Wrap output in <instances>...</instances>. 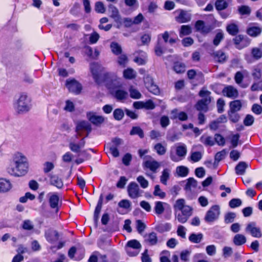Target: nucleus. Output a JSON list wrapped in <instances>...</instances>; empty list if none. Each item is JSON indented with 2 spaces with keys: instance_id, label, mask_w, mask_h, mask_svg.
Returning a JSON list of instances; mask_svg holds the SVG:
<instances>
[{
  "instance_id": "1",
  "label": "nucleus",
  "mask_w": 262,
  "mask_h": 262,
  "mask_svg": "<svg viewBox=\"0 0 262 262\" xmlns=\"http://www.w3.org/2000/svg\"><path fill=\"white\" fill-rule=\"evenodd\" d=\"M98 67L97 63H93L91 66L93 78L97 83L101 84L104 82L110 90H115L122 87V84L115 75L111 73L100 74L97 70Z\"/></svg>"
},
{
  "instance_id": "2",
  "label": "nucleus",
  "mask_w": 262,
  "mask_h": 262,
  "mask_svg": "<svg viewBox=\"0 0 262 262\" xmlns=\"http://www.w3.org/2000/svg\"><path fill=\"white\" fill-rule=\"evenodd\" d=\"M29 162L27 158L21 152L15 153L10 165L7 171L10 175L14 177L25 176L28 172Z\"/></svg>"
},
{
  "instance_id": "3",
  "label": "nucleus",
  "mask_w": 262,
  "mask_h": 262,
  "mask_svg": "<svg viewBox=\"0 0 262 262\" xmlns=\"http://www.w3.org/2000/svg\"><path fill=\"white\" fill-rule=\"evenodd\" d=\"M176 210L181 211L177 216L179 222L184 224L186 223L189 218L192 215L193 208L192 207L186 205L185 200L183 199L177 200L174 205Z\"/></svg>"
},
{
  "instance_id": "4",
  "label": "nucleus",
  "mask_w": 262,
  "mask_h": 262,
  "mask_svg": "<svg viewBox=\"0 0 262 262\" xmlns=\"http://www.w3.org/2000/svg\"><path fill=\"white\" fill-rule=\"evenodd\" d=\"M210 94L211 92L204 88L199 92V95L202 99L199 100L195 104V107L196 110L204 113L208 111V105L211 101Z\"/></svg>"
},
{
  "instance_id": "5",
  "label": "nucleus",
  "mask_w": 262,
  "mask_h": 262,
  "mask_svg": "<svg viewBox=\"0 0 262 262\" xmlns=\"http://www.w3.org/2000/svg\"><path fill=\"white\" fill-rule=\"evenodd\" d=\"M14 107L18 114L26 113L31 108V99L26 94L22 93L14 104Z\"/></svg>"
},
{
  "instance_id": "6",
  "label": "nucleus",
  "mask_w": 262,
  "mask_h": 262,
  "mask_svg": "<svg viewBox=\"0 0 262 262\" xmlns=\"http://www.w3.org/2000/svg\"><path fill=\"white\" fill-rule=\"evenodd\" d=\"M176 156L173 152L170 151V158L173 162H178L180 160H183L185 158L187 152L186 145L184 143H179L176 146Z\"/></svg>"
},
{
  "instance_id": "7",
  "label": "nucleus",
  "mask_w": 262,
  "mask_h": 262,
  "mask_svg": "<svg viewBox=\"0 0 262 262\" xmlns=\"http://www.w3.org/2000/svg\"><path fill=\"white\" fill-rule=\"evenodd\" d=\"M123 144L122 139L116 137L112 140L111 143H109L107 146L109 148L111 153L114 157H118L119 156V151L118 148Z\"/></svg>"
},
{
  "instance_id": "8",
  "label": "nucleus",
  "mask_w": 262,
  "mask_h": 262,
  "mask_svg": "<svg viewBox=\"0 0 262 262\" xmlns=\"http://www.w3.org/2000/svg\"><path fill=\"white\" fill-rule=\"evenodd\" d=\"M220 213L219 205H213L207 212L205 216V220L207 223L212 222L216 220Z\"/></svg>"
},
{
  "instance_id": "9",
  "label": "nucleus",
  "mask_w": 262,
  "mask_h": 262,
  "mask_svg": "<svg viewBox=\"0 0 262 262\" xmlns=\"http://www.w3.org/2000/svg\"><path fill=\"white\" fill-rule=\"evenodd\" d=\"M245 231L247 232L250 233V234L255 237H260L262 235L260 228L257 226L255 222H249L245 228Z\"/></svg>"
},
{
  "instance_id": "10",
  "label": "nucleus",
  "mask_w": 262,
  "mask_h": 262,
  "mask_svg": "<svg viewBox=\"0 0 262 262\" xmlns=\"http://www.w3.org/2000/svg\"><path fill=\"white\" fill-rule=\"evenodd\" d=\"M66 86L70 92L76 94H79L82 90L81 84L75 79H67Z\"/></svg>"
},
{
  "instance_id": "11",
  "label": "nucleus",
  "mask_w": 262,
  "mask_h": 262,
  "mask_svg": "<svg viewBox=\"0 0 262 262\" xmlns=\"http://www.w3.org/2000/svg\"><path fill=\"white\" fill-rule=\"evenodd\" d=\"M233 41L236 48L239 50L248 46L250 43L249 38L241 34L236 35Z\"/></svg>"
},
{
  "instance_id": "12",
  "label": "nucleus",
  "mask_w": 262,
  "mask_h": 262,
  "mask_svg": "<svg viewBox=\"0 0 262 262\" xmlns=\"http://www.w3.org/2000/svg\"><path fill=\"white\" fill-rule=\"evenodd\" d=\"M144 83L146 88L150 93L156 95L160 94V90L158 86L154 83L151 77L146 76L144 79Z\"/></svg>"
},
{
  "instance_id": "13",
  "label": "nucleus",
  "mask_w": 262,
  "mask_h": 262,
  "mask_svg": "<svg viewBox=\"0 0 262 262\" xmlns=\"http://www.w3.org/2000/svg\"><path fill=\"white\" fill-rule=\"evenodd\" d=\"M148 158L149 159L144 162L143 164V167L149 169L154 173L157 172V169L160 166V163L152 159V157L150 156H148Z\"/></svg>"
},
{
  "instance_id": "14",
  "label": "nucleus",
  "mask_w": 262,
  "mask_h": 262,
  "mask_svg": "<svg viewBox=\"0 0 262 262\" xmlns=\"http://www.w3.org/2000/svg\"><path fill=\"white\" fill-rule=\"evenodd\" d=\"M92 130L91 125L88 121H82L78 122L76 127V132L77 135L76 136L77 138L78 136H81L82 135L81 132L82 131H86L88 133L91 132Z\"/></svg>"
},
{
  "instance_id": "15",
  "label": "nucleus",
  "mask_w": 262,
  "mask_h": 262,
  "mask_svg": "<svg viewBox=\"0 0 262 262\" xmlns=\"http://www.w3.org/2000/svg\"><path fill=\"white\" fill-rule=\"evenodd\" d=\"M127 192L128 195L132 199H136L138 198L140 195V188L138 185L132 182L129 183L127 187Z\"/></svg>"
},
{
  "instance_id": "16",
  "label": "nucleus",
  "mask_w": 262,
  "mask_h": 262,
  "mask_svg": "<svg viewBox=\"0 0 262 262\" xmlns=\"http://www.w3.org/2000/svg\"><path fill=\"white\" fill-rule=\"evenodd\" d=\"M45 236L47 241L51 244L57 242L59 237L58 232L51 228L45 231Z\"/></svg>"
},
{
  "instance_id": "17",
  "label": "nucleus",
  "mask_w": 262,
  "mask_h": 262,
  "mask_svg": "<svg viewBox=\"0 0 262 262\" xmlns=\"http://www.w3.org/2000/svg\"><path fill=\"white\" fill-rule=\"evenodd\" d=\"M50 185L61 189L63 186V181L58 175L50 173L48 176Z\"/></svg>"
},
{
  "instance_id": "18",
  "label": "nucleus",
  "mask_w": 262,
  "mask_h": 262,
  "mask_svg": "<svg viewBox=\"0 0 262 262\" xmlns=\"http://www.w3.org/2000/svg\"><path fill=\"white\" fill-rule=\"evenodd\" d=\"M224 96L229 98H235L238 95L237 90L232 85H228L225 86L223 91Z\"/></svg>"
},
{
  "instance_id": "19",
  "label": "nucleus",
  "mask_w": 262,
  "mask_h": 262,
  "mask_svg": "<svg viewBox=\"0 0 262 262\" xmlns=\"http://www.w3.org/2000/svg\"><path fill=\"white\" fill-rule=\"evenodd\" d=\"M262 31V28L260 26L251 25L247 29L246 32L250 36L256 37L259 36Z\"/></svg>"
},
{
  "instance_id": "20",
  "label": "nucleus",
  "mask_w": 262,
  "mask_h": 262,
  "mask_svg": "<svg viewBox=\"0 0 262 262\" xmlns=\"http://www.w3.org/2000/svg\"><path fill=\"white\" fill-rule=\"evenodd\" d=\"M114 97L118 101L125 100L128 98V92L119 88L112 92Z\"/></svg>"
},
{
  "instance_id": "21",
  "label": "nucleus",
  "mask_w": 262,
  "mask_h": 262,
  "mask_svg": "<svg viewBox=\"0 0 262 262\" xmlns=\"http://www.w3.org/2000/svg\"><path fill=\"white\" fill-rule=\"evenodd\" d=\"M85 144L84 138H82L79 143H75L74 142H70L69 143V148L71 151L75 153H79L80 149L83 148Z\"/></svg>"
},
{
  "instance_id": "22",
  "label": "nucleus",
  "mask_w": 262,
  "mask_h": 262,
  "mask_svg": "<svg viewBox=\"0 0 262 262\" xmlns=\"http://www.w3.org/2000/svg\"><path fill=\"white\" fill-rule=\"evenodd\" d=\"M86 116L89 121L95 125L100 124L104 121L103 117L97 116L93 112L88 113Z\"/></svg>"
},
{
  "instance_id": "23",
  "label": "nucleus",
  "mask_w": 262,
  "mask_h": 262,
  "mask_svg": "<svg viewBox=\"0 0 262 262\" xmlns=\"http://www.w3.org/2000/svg\"><path fill=\"white\" fill-rule=\"evenodd\" d=\"M166 51V44L164 43L161 39L158 37L157 43L155 47V52L156 55L161 56Z\"/></svg>"
},
{
  "instance_id": "24",
  "label": "nucleus",
  "mask_w": 262,
  "mask_h": 262,
  "mask_svg": "<svg viewBox=\"0 0 262 262\" xmlns=\"http://www.w3.org/2000/svg\"><path fill=\"white\" fill-rule=\"evenodd\" d=\"M166 206L169 207V206L168 204L164 202L161 201L155 202L154 207L155 213L158 215L162 214L164 212Z\"/></svg>"
},
{
  "instance_id": "25",
  "label": "nucleus",
  "mask_w": 262,
  "mask_h": 262,
  "mask_svg": "<svg viewBox=\"0 0 262 262\" xmlns=\"http://www.w3.org/2000/svg\"><path fill=\"white\" fill-rule=\"evenodd\" d=\"M176 19L179 23H185L190 20L191 15L186 11L182 10Z\"/></svg>"
},
{
  "instance_id": "26",
  "label": "nucleus",
  "mask_w": 262,
  "mask_h": 262,
  "mask_svg": "<svg viewBox=\"0 0 262 262\" xmlns=\"http://www.w3.org/2000/svg\"><path fill=\"white\" fill-rule=\"evenodd\" d=\"M108 10L110 13L111 17L114 18L116 21H118L120 20V16L119 14V11L115 6L110 4L108 6Z\"/></svg>"
},
{
  "instance_id": "27",
  "label": "nucleus",
  "mask_w": 262,
  "mask_h": 262,
  "mask_svg": "<svg viewBox=\"0 0 262 262\" xmlns=\"http://www.w3.org/2000/svg\"><path fill=\"white\" fill-rule=\"evenodd\" d=\"M11 188V184L5 179L0 178V192H6Z\"/></svg>"
},
{
  "instance_id": "28",
  "label": "nucleus",
  "mask_w": 262,
  "mask_h": 262,
  "mask_svg": "<svg viewBox=\"0 0 262 262\" xmlns=\"http://www.w3.org/2000/svg\"><path fill=\"white\" fill-rule=\"evenodd\" d=\"M177 112L178 110L177 109H174L171 111V114L172 115L171 117L172 119L178 118L180 121H186L187 120L188 116L186 113L181 112L178 113Z\"/></svg>"
},
{
  "instance_id": "29",
  "label": "nucleus",
  "mask_w": 262,
  "mask_h": 262,
  "mask_svg": "<svg viewBox=\"0 0 262 262\" xmlns=\"http://www.w3.org/2000/svg\"><path fill=\"white\" fill-rule=\"evenodd\" d=\"M103 199V195L101 194L100 196H99L98 202L97 203V206L95 208L94 211V218L96 222L98 221L99 219V213L101 211L102 206Z\"/></svg>"
},
{
  "instance_id": "30",
  "label": "nucleus",
  "mask_w": 262,
  "mask_h": 262,
  "mask_svg": "<svg viewBox=\"0 0 262 262\" xmlns=\"http://www.w3.org/2000/svg\"><path fill=\"white\" fill-rule=\"evenodd\" d=\"M200 140L206 146H212L214 145V139L211 136L203 135L201 137Z\"/></svg>"
},
{
  "instance_id": "31",
  "label": "nucleus",
  "mask_w": 262,
  "mask_h": 262,
  "mask_svg": "<svg viewBox=\"0 0 262 262\" xmlns=\"http://www.w3.org/2000/svg\"><path fill=\"white\" fill-rule=\"evenodd\" d=\"M248 166V165L245 162H239L235 168L236 174L237 175L244 174Z\"/></svg>"
},
{
  "instance_id": "32",
  "label": "nucleus",
  "mask_w": 262,
  "mask_h": 262,
  "mask_svg": "<svg viewBox=\"0 0 262 262\" xmlns=\"http://www.w3.org/2000/svg\"><path fill=\"white\" fill-rule=\"evenodd\" d=\"M59 202V197L58 195L55 193H52L50 194L49 198L50 206L52 208L56 209L58 211V206Z\"/></svg>"
},
{
  "instance_id": "33",
  "label": "nucleus",
  "mask_w": 262,
  "mask_h": 262,
  "mask_svg": "<svg viewBox=\"0 0 262 262\" xmlns=\"http://www.w3.org/2000/svg\"><path fill=\"white\" fill-rule=\"evenodd\" d=\"M144 17L141 13H139L137 16L135 17L132 20L130 18H126L125 19V23H126V26L127 25H130L131 24H135L138 25L140 24L143 20Z\"/></svg>"
},
{
  "instance_id": "34",
  "label": "nucleus",
  "mask_w": 262,
  "mask_h": 262,
  "mask_svg": "<svg viewBox=\"0 0 262 262\" xmlns=\"http://www.w3.org/2000/svg\"><path fill=\"white\" fill-rule=\"evenodd\" d=\"M198 185V182L193 178L187 179L185 185L184 189L187 191H191L192 189L195 188Z\"/></svg>"
},
{
  "instance_id": "35",
  "label": "nucleus",
  "mask_w": 262,
  "mask_h": 262,
  "mask_svg": "<svg viewBox=\"0 0 262 262\" xmlns=\"http://www.w3.org/2000/svg\"><path fill=\"white\" fill-rule=\"evenodd\" d=\"M247 241L246 237L245 235L242 234H236L233 238V242L236 246H242L246 243Z\"/></svg>"
},
{
  "instance_id": "36",
  "label": "nucleus",
  "mask_w": 262,
  "mask_h": 262,
  "mask_svg": "<svg viewBox=\"0 0 262 262\" xmlns=\"http://www.w3.org/2000/svg\"><path fill=\"white\" fill-rule=\"evenodd\" d=\"M251 54L255 60H258L262 57V43L259 45V47L252 49Z\"/></svg>"
},
{
  "instance_id": "37",
  "label": "nucleus",
  "mask_w": 262,
  "mask_h": 262,
  "mask_svg": "<svg viewBox=\"0 0 262 262\" xmlns=\"http://www.w3.org/2000/svg\"><path fill=\"white\" fill-rule=\"evenodd\" d=\"M145 242L150 246L155 245L158 242L157 234L155 232H151L145 237Z\"/></svg>"
},
{
  "instance_id": "38",
  "label": "nucleus",
  "mask_w": 262,
  "mask_h": 262,
  "mask_svg": "<svg viewBox=\"0 0 262 262\" xmlns=\"http://www.w3.org/2000/svg\"><path fill=\"white\" fill-rule=\"evenodd\" d=\"M242 103L239 100H235L230 102V109L228 111L237 112L242 108Z\"/></svg>"
},
{
  "instance_id": "39",
  "label": "nucleus",
  "mask_w": 262,
  "mask_h": 262,
  "mask_svg": "<svg viewBox=\"0 0 262 262\" xmlns=\"http://www.w3.org/2000/svg\"><path fill=\"white\" fill-rule=\"evenodd\" d=\"M213 56L214 59L220 63L224 62L227 59V56L225 53L221 50L214 52Z\"/></svg>"
},
{
  "instance_id": "40",
  "label": "nucleus",
  "mask_w": 262,
  "mask_h": 262,
  "mask_svg": "<svg viewBox=\"0 0 262 262\" xmlns=\"http://www.w3.org/2000/svg\"><path fill=\"white\" fill-rule=\"evenodd\" d=\"M226 30L228 33L232 36H236L239 32V28L235 24H230L227 26Z\"/></svg>"
},
{
  "instance_id": "41",
  "label": "nucleus",
  "mask_w": 262,
  "mask_h": 262,
  "mask_svg": "<svg viewBox=\"0 0 262 262\" xmlns=\"http://www.w3.org/2000/svg\"><path fill=\"white\" fill-rule=\"evenodd\" d=\"M125 248H130L140 251L141 248V245L137 240L132 239L127 242Z\"/></svg>"
},
{
  "instance_id": "42",
  "label": "nucleus",
  "mask_w": 262,
  "mask_h": 262,
  "mask_svg": "<svg viewBox=\"0 0 262 262\" xmlns=\"http://www.w3.org/2000/svg\"><path fill=\"white\" fill-rule=\"evenodd\" d=\"M214 5L217 11H222L226 9L228 7V3L226 0H216Z\"/></svg>"
},
{
  "instance_id": "43",
  "label": "nucleus",
  "mask_w": 262,
  "mask_h": 262,
  "mask_svg": "<svg viewBox=\"0 0 262 262\" xmlns=\"http://www.w3.org/2000/svg\"><path fill=\"white\" fill-rule=\"evenodd\" d=\"M203 235L201 233L198 234L191 233L189 236V240L195 244H198L201 242L203 239Z\"/></svg>"
},
{
  "instance_id": "44",
  "label": "nucleus",
  "mask_w": 262,
  "mask_h": 262,
  "mask_svg": "<svg viewBox=\"0 0 262 262\" xmlns=\"http://www.w3.org/2000/svg\"><path fill=\"white\" fill-rule=\"evenodd\" d=\"M123 76L127 79H133L136 77V72L131 68H127L123 71Z\"/></svg>"
},
{
  "instance_id": "45",
  "label": "nucleus",
  "mask_w": 262,
  "mask_h": 262,
  "mask_svg": "<svg viewBox=\"0 0 262 262\" xmlns=\"http://www.w3.org/2000/svg\"><path fill=\"white\" fill-rule=\"evenodd\" d=\"M129 92L130 94V97L135 99H138L141 98L142 95L140 92L135 89L133 86H130L129 88Z\"/></svg>"
},
{
  "instance_id": "46",
  "label": "nucleus",
  "mask_w": 262,
  "mask_h": 262,
  "mask_svg": "<svg viewBox=\"0 0 262 262\" xmlns=\"http://www.w3.org/2000/svg\"><path fill=\"white\" fill-rule=\"evenodd\" d=\"M170 177V170L167 169H164L162 172V175L160 177V182L164 185L167 184V181L169 179Z\"/></svg>"
},
{
  "instance_id": "47",
  "label": "nucleus",
  "mask_w": 262,
  "mask_h": 262,
  "mask_svg": "<svg viewBox=\"0 0 262 262\" xmlns=\"http://www.w3.org/2000/svg\"><path fill=\"white\" fill-rule=\"evenodd\" d=\"M111 48L112 52L116 55H120L122 53V48L117 42H112L111 44Z\"/></svg>"
},
{
  "instance_id": "48",
  "label": "nucleus",
  "mask_w": 262,
  "mask_h": 262,
  "mask_svg": "<svg viewBox=\"0 0 262 262\" xmlns=\"http://www.w3.org/2000/svg\"><path fill=\"white\" fill-rule=\"evenodd\" d=\"M252 75L254 79L259 80L261 76V69L259 65L255 66L252 70Z\"/></svg>"
},
{
  "instance_id": "49",
  "label": "nucleus",
  "mask_w": 262,
  "mask_h": 262,
  "mask_svg": "<svg viewBox=\"0 0 262 262\" xmlns=\"http://www.w3.org/2000/svg\"><path fill=\"white\" fill-rule=\"evenodd\" d=\"M192 32L191 28L188 25H182L180 30V36L182 37L183 36L188 35Z\"/></svg>"
},
{
  "instance_id": "50",
  "label": "nucleus",
  "mask_w": 262,
  "mask_h": 262,
  "mask_svg": "<svg viewBox=\"0 0 262 262\" xmlns=\"http://www.w3.org/2000/svg\"><path fill=\"white\" fill-rule=\"evenodd\" d=\"M176 170L178 174L182 177L187 176L189 172V169L184 166H180L177 167Z\"/></svg>"
},
{
  "instance_id": "51",
  "label": "nucleus",
  "mask_w": 262,
  "mask_h": 262,
  "mask_svg": "<svg viewBox=\"0 0 262 262\" xmlns=\"http://www.w3.org/2000/svg\"><path fill=\"white\" fill-rule=\"evenodd\" d=\"M124 116V112L122 109L118 108L114 111L113 116L115 120L120 121L122 119Z\"/></svg>"
},
{
  "instance_id": "52",
  "label": "nucleus",
  "mask_w": 262,
  "mask_h": 262,
  "mask_svg": "<svg viewBox=\"0 0 262 262\" xmlns=\"http://www.w3.org/2000/svg\"><path fill=\"white\" fill-rule=\"evenodd\" d=\"M154 149L158 155L160 156L164 155L166 152V147L163 146L160 143L156 144L154 146Z\"/></svg>"
},
{
  "instance_id": "53",
  "label": "nucleus",
  "mask_w": 262,
  "mask_h": 262,
  "mask_svg": "<svg viewBox=\"0 0 262 262\" xmlns=\"http://www.w3.org/2000/svg\"><path fill=\"white\" fill-rule=\"evenodd\" d=\"M173 69L177 73H182L185 72V66L184 64L177 62L174 63Z\"/></svg>"
},
{
  "instance_id": "54",
  "label": "nucleus",
  "mask_w": 262,
  "mask_h": 262,
  "mask_svg": "<svg viewBox=\"0 0 262 262\" xmlns=\"http://www.w3.org/2000/svg\"><path fill=\"white\" fill-rule=\"evenodd\" d=\"M228 115L229 120L233 123H236L239 120L240 116L237 112L228 111Z\"/></svg>"
},
{
  "instance_id": "55",
  "label": "nucleus",
  "mask_w": 262,
  "mask_h": 262,
  "mask_svg": "<svg viewBox=\"0 0 262 262\" xmlns=\"http://www.w3.org/2000/svg\"><path fill=\"white\" fill-rule=\"evenodd\" d=\"M224 38V34L221 30H219V32L215 35L214 38L213 40V45L215 46H217L220 42Z\"/></svg>"
},
{
  "instance_id": "56",
  "label": "nucleus",
  "mask_w": 262,
  "mask_h": 262,
  "mask_svg": "<svg viewBox=\"0 0 262 262\" xmlns=\"http://www.w3.org/2000/svg\"><path fill=\"white\" fill-rule=\"evenodd\" d=\"M130 135H137L141 138L144 137V133L143 130L139 126H134L132 128V130L130 132Z\"/></svg>"
},
{
  "instance_id": "57",
  "label": "nucleus",
  "mask_w": 262,
  "mask_h": 262,
  "mask_svg": "<svg viewBox=\"0 0 262 262\" xmlns=\"http://www.w3.org/2000/svg\"><path fill=\"white\" fill-rule=\"evenodd\" d=\"M236 217V214L234 212H228L225 215L224 222L226 224L232 223Z\"/></svg>"
},
{
  "instance_id": "58",
  "label": "nucleus",
  "mask_w": 262,
  "mask_h": 262,
  "mask_svg": "<svg viewBox=\"0 0 262 262\" xmlns=\"http://www.w3.org/2000/svg\"><path fill=\"white\" fill-rule=\"evenodd\" d=\"M202 154L201 152L194 151L191 152L190 159L193 162H197L202 159Z\"/></svg>"
},
{
  "instance_id": "59",
  "label": "nucleus",
  "mask_w": 262,
  "mask_h": 262,
  "mask_svg": "<svg viewBox=\"0 0 262 262\" xmlns=\"http://www.w3.org/2000/svg\"><path fill=\"white\" fill-rule=\"evenodd\" d=\"M131 202L126 199L122 200L118 203V206L120 208H122L125 209H131Z\"/></svg>"
},
{
  "instance_id": "60",
  "label": "nucleus",
  "mask_w": 262,
  "mask_h": 262,
  "mask_svg": "<svg viewBox=\"0 0 262 262\" xmlns=\"http://www.w3.org/2000/svg\"><path fill=\"white\" fill-rule=\"evenodd\" d=\"M155 196H159L161 199H163L166 196V193L162 191L159 185H156L155 186V190L153 193Z\"/></svg>"
},
{
  "instance_id": "61",
  "label": "nucleus",
  "mask_w": 262,
  "mask_h": 262,
  "mask_svg": "<svg viewBox=\"0 0 262 262\" xmlns=\"http://www.w3.org/2000/svg\"><path fill=\"white\" fill-rule=\"evenodd\" d=\"M137 181L143 188H146L148 186V182L142 176H139L137 178Z\"/></svg>"
},
{
  "instance_id": "62",
  "label": "nucleus",
  "mask_w": 262,
  "mask_h": 262,
  "mask_svg": "<svg viewBox=\"0 0 262 262\" xmlns=\"http://www.w3.org/2000/svg\"><path fill=\"white\" fill-rule=\"evenodd\" d=\"M242 202L239 199H232L229 202V206L232 208H234L240 206L242 205Z\"/></svg>"
},
{
  "instance_id": "63",
  "label": "nucleus",
  "mask_w": 262,
  "mask_h": 262,
  "mask_svg": "<svg viewBox=\"0 0 262 262\" xmlns=\"http://www.w3.org/2000/svg\"><path fill=\"white\" fill-rule=\"evenodd\" d=\"M95 11L99 13H103L105 12V7L103 4L101 2H97L95 3Z\"/></svg>"
},
{
  "instance_id": "64",
  "label": "nucleus",
  "mask_w": 262,
  "mask_h": 262,
  "mask_svg": "<svg viewBox=\"0 0 262 262\" xmlns=\"http://www.w3.org/2000/svg\"><path fill=\"white\" fill-rule=\"evenodd\" d=\"M251 111L256 115H260L262 113V106L258 104L255 103L252 106Z\"/></svg>"
}]
</instances>
